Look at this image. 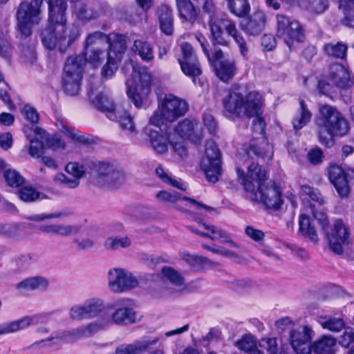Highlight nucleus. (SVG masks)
<instances>
[{
	"label": "nucleus",
	"mask_w": 354,
	"mask_h": 354,
	"mask_svg": "<svg viewBox=\"0 0 354 354\" xmlns=\"http://www.w3.org/2000/svg\"><path fill=\"white\" fill-rule=\"evenodd\" d=\"M209 63L214 66L216 76L223 82H229L236 73L235 59L224 58L223 52L221 49L215 50L212 56V62Z\"/></svg>",
	"instance_id": "6ab92c4d"
},
{
	"label": "nucleus",
	"mask_w": 354,
	"mask_h": 354,
	"mask_svg": "<svg viewBox=\"0 0 354 354\" xmlns=\"http://www.w3.org/2000/svg\"><path fill=\"white\" fill-rule=\"evenodd\" d=\"M65 171L78 182L86 174L84 166L76 162H68L65 167Z\"/></svg>",
	"instance_id": "4d7b16f0"
},
{
	"label": "nucleus",
	"mask_w": 354,
	"mask_h": 354,
	"mask_svg": "<svg viewBox=\"0 0 354 354\" xmlns=\"http://www.w3.org/2000/svg\"><path fill=\"white\" fill-rule=\"evenodd\" d=\"M131 245L128 236H110L104 242V248L108 250H116L119 248H127Z\"/></svg>",
	"instance_id": "49530a36"
},
{
	"label": "nucleus",
	"mask_w": 354,
	"mask_h": 354,
	"mask_svg": "<svg viewBox=\"0 0 354 354\" xmlns=\"http://www.w3.org/2000/svg\"><path fill=\"white\" fill-rule=\"evenodd\" d=\"M160 341L159 337L153 339L144 337L133 344H122L115 349V354H140Z\"/></svg>",
	"instance_id": "bb28decb"
},
{
	"label": "nucleus",
	"mask_w": 354,
	"mask_h": 354,
	"mask_svg": "<svg viewBox=\"0 0 354 354\" xmlns=\"http://www.w3.org/2000/svg\"><path fill=\"white\" fill-rule=\"evenodd\" d=\"M80 37L78 29L67 24H50L41 33L44 46L50 50L64 53Z\"/></svg>",
	"instance_id": "39448f33"
},
{
	"label": "nucleus",
	"mask_w": 354,
	"mask_h": 354,
	"mask_svg": "<svg viewBox=\"0 0 354 354\" xmlns=\"http://www.w3.org/2000/svg\"><path fill=\"white\" fill-rule=\"evenodd\" d=\"M120 61L113 57L111 54L107 55L106 64L101 69V76L104 80L111 78L118 70V62Z\"/></svg>",
	"instance_id": "3c124183"
},
{
	"label": "nucleus",
	"mask_w": 354,
	"mask_h": 354,
	"mask_svg": "<svg viewBox=\"0 0 354 354\" xmlns=\"http://www.w3.org/2000/svg\"><path fill=\"white\" fill-rule=\"evenodd\" d=\"M75 12L77 17L81 20H91L95 17L92 10L88 8L83 4H79L75 6Z\"/></svg>",
	"instance_id": "69168bd1"
},
{
	"label": "nucleus",
	"mask_w": 354,
	"mask_h": 354,
	"mask_svg": "<svg viewBox=\"0 0 354 354\" xmlns=\"http://www.w3.org/2000/svg\"><path fill=\"white\" fill-rule=\"evenodd\" d=\"M161 30L166 35L173 33V17L170 8L166 5H162L157 10Z\"/></svg>",
	"instance_id": "4c0bfd02"
},
{
	"label": "nucleus",
	"mask_w": 354,
	"mask_h": 354,
	"mask_svg": "<svg viewBox=\"0 0 354 354\" xmlns=\"http://www.w3.org/2000/svg\"><path fill=\"white\" fill-rule=\"evenodd\" d=\"M202 247L208 251H210L214 254H220L223 257L233 259H239L240 257L239 255L231 250H227L225 248L223 247H218L215 245H213L212 246L207 245H203Z\"/></svg>",
	"instance_id": "052dcab7"
},
{
	"label": "nucleus",
	"mask_w": 354,
	"mask_h": 354,
	"mask_svg": "<svg viewBox=\"0 0 354 354\" xmlns=\"http://www.w3.org/2000/svg\"><path fill=\"white\" fill-rule=\"evenodd\" d=\"M88 95L96 109L106 113L109 120H118L116 111L120 107L115 105L107 94L104 93L103 88L92 84L88 89Z\"/></svg>",
	"instance_id": "f3484780"
},
{
	"label": "nucleus",
	"mask_w": 354,
	"mask_h": 354,
	"mask_svg": "<svg viewBox=\"0 0 354 354\" xmlns=\"http://www.w3.org/2000/svg\"><path fill=\"white\" fill-rule=\"evenodd\" d=\"M302 192L308 196L314 203L309 205V209L312 212L313 216L319 223L322 229L326 230V227L328 225V218L325 212V208H322L320 210L317 209V205H324L326 203V198L322 196L321 193L317 189H315L308 185H304L301 187Z\"/></svg>",
	"instance_id": "aec40b11"
},
{
	"label": "nucleus",
	"mask_w": 354,
	"mask_h": 354,
	"mask_svg": "<svg viewBox=\"0 0 354 354\" xmlns=\"http://www.w3.org/2000/svg\"><path fill=\"white\" fill-rule=\"evenodd\" d=\"M336 339L330 335H322L310 344V354H335Z\"/></svg>",
	"instance_id": "c756f323"
},
{
	"label": "nucleus",
	"mask_w": 354,
	"mask_h": 354,
	"mask_svg": "<svg viewBox=\"0 0 354 354\" xmlns=\"http://www.w3.org/2000/svg\"><path fill=\"white\" fill-rule=\"evenodd\" d=\"M3 176L7 184L12 187H20L25 183V178L15 169L6 170Z\"/></svg>",
	"instance_id": "603ef678"
},
{
	"label": "nucleus",
	"mask_w": 354,
	"mask_h": 354,
	"mask_svg": "<svg viewBox=\"0 0 354 354\" xmlns=\"http://www.w3.org/2000/svg\"><path fill=\"white\" fill-rule=\"evenodd\" d=\"M39 230L46 234L57 235L61 236H68L77 234L79 232V227L75 225L64 224L43 225L39 227Z\"/></svg>",
	"instance_id": "72a5a7b5"
},
{
	"label": "nucleus",
	"mask_w": 354,
	"mask_h": 354,
	"mask_svg": "<svg viewBox=\"0 0 354 354\" xmlns=\"http://www.w3.org/2000/svg\"><path fill=\"white\" fill-rule=\"evenodd\" d=\"M235 345L240 350H242L245 352H249L250 353L255 350L254 348L256 347V341L253 337L250 335H245L241 339L238 340Z\"/></svg>",
	"instance_id": "680f3d73"
},
{
	"label": "nucleus",
	"mask_w": 354,
	"mask_h": 354,
	"mask_svg": "<svg viewBox=\"0 0 354 354\" xmlns=\"http://www.w3.org/2000/svg\"><path fill=\"white\" fill-rule=\"evenodd\" d=\"M23 132L30 141L28 153L33 158H39L43 151V140L47 139L46 132L39 127L24 125Z\"/></svg>",
	"instance_id": "412c9836"
},
{
	"label": "nucleus",
	"mask_w": 354,
	"mask_h": 354,
	"mask_svg": "<svg viewBox=\"0 0 354 354\" xmlns=\"http://www.w3.org/2000/svg\"><path fill=\"white\" fill-rule=\"evenodd\" d=\"M306 8L313 13L320 14L325 12L328 8V0H312Z\"/></svg>",
	"instance_id": "e2e57ef3"
},
{
	"label": "nucleus",
	"mask_w": 354,
	"mask_h": 354,
	"mask_svg": "<svg viewBox=\"0 0 354 354\" xmlns=\"http://www.w3.org/2000/svg\"><path fill=\"white\" fill-rule=\"evenodd\" d=\"M180 48L183 53V57L178 59L179 61L193 60L197 58L192 46L187 42H183L180 44Z\"/></svg>",
	"instance_id": "774afa93"
},
{
	"label": "nucleus",
	"mask_w": 354,
	"mask_h": 354,
	"mask_svg": "<svg viewBox=\"0 0 354 354\" xmlns=\"http://www.w3.org/2000/svg\"><path fill=\"white\" fill-rule=\"evenodd\" d=\"M156 198L160 203L167 204H174L178 201H184L185 202L195 205L196 207V209L203 208L208 212H214V209L213 207L198 203L192 198L183 196L180 194L178 192L170 193L165 190L160 191L156 194Z\"/></svg>",
	"instance_id": "cd10ccee"
},
{
	"label": "nucleus",
	"mask_w": 354,
	"mask_h": 354,
	"mask_svg": "<svg viewBox=\"0 0 354 354\" xmlns=\"http://www.w3.org/2000/svg\"><path fill=\"white\" fill-rule=\"evenodd\" d=\"M315 125L319 141L327 147L333 145V137H343L350 129L348 122L335 106L322 103L318 104Z\"/></svg>",
	"instance_id": "f03ea898"
},
{
	"label": "nucleus",
	"mask_w": 354,
	"mask_h": 354,
	"mask_svg": "<svg viewBox=\"0 0 354 354\" xmlns=\"http://www.w3.org/2000/svg\"><path fill=\"white\" fill-rule=\"evenodd\" d=\"M116 114L118 115L117 122H119L120 127L129 132L130 134H136L137 130L135 123L133 122V118L129 113L123 109L120 108L117 109Z\"/></svg>",
	"instance_id": "a19ab883"
},
{
	"label": "nucleus",
	"mask_w": 354,
	"mask_h": 354,
	"mask_svg": "<svg viewBox=\"0 0 354 354\" xmlns=\"http://www.w3.org/2000/svg\"><path fill=\"white\" fill-rule=\"evenodd\" d=\"M327 228L328 226L325 230H322L326 232L330 250L335 254H342L344 247L349 243L350 233L347 225L342 220L337 219L335 221L330 232L326 231Z\"/></svg>",
	"instance_id": "dca6fc26"
},
{
	"label": "nucleus",
	"mask_w": 354,
	"mask_h": 354,
	"mask_svg": "<svg viewBox=\"0 0 354 354\" xmlns=\"http://www.w3.org/2000/svg\"><path fill=\"white\" fill-rule=\"evenodd\" d=\"M152 126L153 125L150 124L149 122L144 127L143 131L148 136L150 145L154 151L159 154L165 153L171 139L167 135L153 129Z\"/></svg>",
	"instance_id": "b1692460"
},
{
	"label": "nucleus",
	"mask_w": 354,
	"mask_h": 354,
	"mask_svg": "<svg viewBox=\"0 0 354 354\" xmlns=\"http://www.w3.org/2000/svg\"><path fill=\"white\" fill-rule=\"evenodd\" d=\"M84 62L81 56L69 57L66 62L62 76V88L68 95L79 93L83 77Z\"/></svg>",
	"instance_id": "9b49d317"
},
{
	"label": "nucleus",
	"mask_w": 354,
	"mask_h": 354,
	"mask_svg": "<svg viewBox=\"0 0 354 354\" xmlns=\"http://www.w3.org/2000/svg\"><path fill=\"white\" fill-rule=\"evenodd\" d=\"M162 280L171 286L174 292H182L186 289L185 279L178 270L169 266H164L161 270Z\"/></svg>",
	"instance_id": "c85d7f7f"
},
{
	"label": "nucleus",
	"mask_w": 354,
	"mask_h": 354,
	"mask_svg": "<svg viewBox=\"0 0 354 354\" xmlns=\"http://www.w3.org/2000/svg\"><path fill=\"white\" fill-rule=\"evenodd\" d=\"M227 5L232 13L239 17H243L250 10L248 0H227Z\"/></svg>",
	"instance_id": "de8ad7c7"
},
{
	"label": "nucleus",
	"mask_w": 354,
	"mask_h": 354,
	"mask_svg": "<svg viewBox=\"0 0 354 354\" xmlns=\"http://www.w3.org/2000/svg\"><path fill=\"white\" fill-rule=\"evenodd\" d=\"M93 173L95 185L104 189H116L126 180L122 168L113 162H97L94 165Z\"/></svg>",
	"instance_id": "6e6552de"
},
{
	"label": "nucleus",
	"mask_w": 354,
	"mask_h": 354,
	"mask_svg": "<svg viewBox=\"0 0 354 354\" xmlns=\"http://www.w3.org/2000/svg\"><path fill=\"white\" fill-rule=\"evenodd\" d=\"M69 315L73 320L81 321L88 319V315L84 302L73 306L69 310Z\"/></svg>",
	"instance_id": "bf43d9fd"
},
{
	"label": "nucleus",
	"mask_w": 354,
	"mask_h": 354,
	"mask_svg": "<svg viewBox=\"0 0 354 354\" xmlns=\"http://www.w3.org/2000/svg\"><path fill=\"white\" fill-rule=\"evenodd\" d=\"M19 198L26 203H32L39 199L41 194L32 186H24L18 192Z\"/></svg>",
	"instance_id": "5fc2aeb1"
},
{
	"label": "nucleus",
	"mask_w": 354,
	"mask_h": 354,
	"mask_svg": "<svg viewBox=\"0 0 354 354\" xmlns=\"http://www.w3.org/2000/svg\"><path fill=\"white\" fill-rule=\"evenodd\" d=\"M339 8L344 15L343 23L354 28V0H339Z\"/></svg>",
	"instance_id": "c03bdc74"
},
{
	"label": "nucleus",
	"mask_w": 354,
	"mask_h": 354,
	"mask_svg": "<svg viewBox=\"0 0 354 354\" xmlns=\"http://www.w3.org/2000/svg\"><path fill=\"white\" fill-rule=\"evenodd\" d=\"M201 1L203 10L207 16L209 28L213 43L223 46L227 45V41L224 35V32H225L237 44L241 56L244 59H247L249 48L244 37L239 32L236 23L227 17H218L212 0Z\"/></svg>",
	"instance_id": "f257e3e1"
},
{
	"label": "nucleus",
	"mask_w": 354,
	"mask_h": 354,
	"mask_svg": "<svg viewBox=\"0 0 354 354\" xmlns=\"http://www.w3.org/2000/svg\"><path fill=\"white\" fill-rule=\"evenodd\" d=\"M53 181L57 185H62L70 189H75L80 185V182L72 176L68 177L62 173H58L55 175L53 177Z\"/></svg>",
	"instance_id": "13d9d810"
},
{
	"label": "nucleus",
	"mask_w": 354,
	"mask_h": 354,
	"mask_svg": "<svg viewBox=\"0 0 354 354\" xmlns=\"http://www.w3.org/2000/svg\"><path fill=\"white\" fill-rule=\"evenodd\" d=\"M238 180L246 192H255L265 186L267 174L265 169L258 163L252 162L248 167L246 175L240 168L236 169Z\"/></svg>",
	"instance_id": "ddd939ff"
},
{
	"label": "nucleus",
	"mask_w": 354,
	"mask_h": 354,
	"mask_svg": "<svg viewBox=\"0 0 354 354\" xmlns=\"http://www.w3.org/2000/svg\"><path fill=\"white\" fill-rule=\"evenodd\" d=\"M188 111L187 102L172 94H166L159 100L156 111L149 118L150 124L160 129L164 122H172Z\"/></svg>",
	"instance_id": "423d86ee"
},
{
	"label": "nucleus",
	"mask_w": 354,
	"mask_h": 354,
	"mask_svg": "<svg viewBox=\"0 0 354 354\" xmlns=\"http://www.w3.org/2000/svg\"><path fill=\"white\" fill-rule=\"evenodd\" d=\"M176 1L180 18L194 22L196 18V12L193 4L189 0H176Z\"/></svg>",
	"instance_id": "37998d69"
},
{
	"label": "nucleus",
	"mask_w": 354,
	"mask_h": 354,
	"mask_svg": "<svg viewBox=\"0 0 354 354\" xmlns=\"http://www.w3.org/2000/svg\"><path fill=\"white\" fill-rule=\"evenodd\" d=\"M183 73L191 77L194 84H196V77L201 75L202 69L197 58L193 60L179 61L178 62Z\"/></svg>",
	"instance_id": "ea45409f"
},
{
	"label": "nucleus",
	"mask_w": 354,
	"mask_h": 354,
	"mask_svg": "<svg viewBox=\"0 0 354 354\" xmlns=\"http://www.w3.org/2000/svg\"><path fill=\"white\" fill-rule=\"evenodd\" d=\"M138 284L137 278L123 268H114L108 272V286L113 292H127L136 288Z\"/></svg>",
	"instance_id": "4468645a"
},
{
	"label": "nucleus",
	"mask_w": 354,
	"mask_h": 354,
	"mask_svg": "<svg viewBox=\"0 0 354 354\" xmlns=\"http://www.w3.org/2000/svg\"><path fill=\"white\" fill-rule=\"evenodd\" d=\"M226 111L238 117L252 118L258 114L263 106L262 96L257 91L244 94L240 88H233L223 100Z\"/></svg>",
	"instance_id": "20e7f679"
},
{
	"label": "nucleus",
	"mask_w": 354,
	"mask_h": 354,
	"mask_svg": "<svg viewBox=\"0 0 354 354\" xmlns=\"http://www.w3.org/2000/svg\"><path fill=\"white\" fill-rule=\"evenodd\" d=\"M328 77L337 86L342 88H349L354 84V80L350 77L347 68L338 63L330 66Z\"/></svg>",
	"instance_id": "393cba45"
},
{
	"label": "nucleus",
	"mask_w": 354,
	"mask_h": 354,
	"mask_svg": "<svg viewBox=\"0 0 354 354\" xmlns=\"http://www.w3.org/2000/svg\"><path fill=\"white\" fill-rule=\"evenodd\" d=\"M353 176V169H346L337 165H330L328 168L329 180L341 198L348 196L350 194L348 179Z\"/></svg>",
	"instance_id": "a211bd4d"
},
{
	"label": "nucleus",
	"mask_w": 354,
	"mask_h": 354,
	"mask_svg": "<svg viewBox=\"0 0 354 354\" xmlns=\"http://www.w3.org/2000/svg\"><path fill=\"white\" fill-rule=\"evenodd\" d=\"M48 287V281L45 277L36 276L26 278L15 285L19 291L46 290Z\"/></svg>",
	"instance_id": "f704fd0d"
},
{
	"label": "nucleus",
	"mask_w": 354,
	"mask_h": 354,
	"mask_svg": "<svg viewBox=\"0 0 354 354\" xmlns=\"http://www.w3.org/2000/svg\"><path fill=\"white\" fill-rule=\"evenodd\" d=\"M299 232L301 234L314 243L319 241L318 235L315 226L312 224L309 217L306 214H301L299 220Z\"/></svg>",
	"instance_id": "58836bf2"
},
{
	"label": "nucleus",
	"mask_w": 354,
	"mask_h": 354,
	"mask_svg": "<svg viewBox=\"0 0 354 354\" xmlns=\"http://www.w3.org/2000/svg\"><path fill=\"white\" fill-rule=\"evenodd\" d=\"M132 51L144 62H149L153 59V50L151 44L142 39H136L131 47Z\"/></svg>",
	"instance_id": "e433bc0d"
},
{
	"label": "nucleus",
	"mask_w": 354,
	"mask_h": 354,
	"mask_svg": "<svg viewBox=\"0 0 354 354\" xmlns=\"http://www.w3.org/2000/svg\"><path fill=\"white\" fill-rule=\"evenodd\" d=\"M109 53L103 46H88L85 48V61L92 67L97 68L107 59Z\"/></svg>",
	"instance_id": "c9c22d12"
},
{
	"label": "nucleus",
	"mask_w": 354,
	"mask_h": 354,
	"mask_svg": "<svg viewBox=\"0 0 354 354\" xmlns=\"http://www.w3.org/2000/svg\"><path fill=\"white\" fill-rule=\"evenodd\" d=\"M266 24L265 13L259 10H254L248 17L240 22V27L246 34L252 36L259 35L264 29Z\"/></svg>",
	"instance_id": "4be33fe9"
},
{
	"label": "nucleus",
	"mask_w": 354,
	"mask_h": 354,
	"mask_svg": "<svg viewBox=\"0 0 354 354\" xmlns=\"http://www.w3.org/2000/svg\"><path fill=\"white\" fill-rule=\"evenodd\" d=\"M44 0H31L21 2L17 11V29L21 36L28 37L32 33V28L41 20V5Z\"/></svg>",
	"instance_id": "1a4fd4ad"
},
{
	"label": "nucleus",
	"mask_w": 354,
	"mask_h": 354,
	"mask_svg": "<svg viewBox=\"0 0 354 354\" xmlns=\"http://www.w3.org/2000/svg\"><path fill=\"white\" fill-rule=\"evenodd\" d=\"M318 322L324 329L332 332H339L345 326L343 319L339 317H319Z\"/></svg>",
	"instance_id": "a18cd8bd"
},
{
	"label": "nucleus",
	"mask_w": 354,
	"mask_h": 354,
	"mask_svg": "<svg viewBox=\"0 0 354 354\" xmlns=\"http://www.w3.org/2000/svg\"><path fill=\"white\" fill-rule=\"evenodd\" d=\"M201 167L209 182L216 183L218 180L221 174V152L214 142H207Z\"/></svg>",
	"instance_id": "f8f14e48"
},
{
	"label": "nucleus",
	"mask_w": 354,
	"mask_h": 354,
	"mask_svg": "<svg viewBox=\"0 0 354 354\" xmlns=\"http://www.w3.org/2000/svg\"><path fill=\"white\" fill-rule=\"evenodd\" d=\"M277 37L281 39L290 50L304 41V30L299 21L284 14H277Z\"/></svg>",
	"instance_id": "9d476101"
},
{
	"label": "nucleus",
	"mask_w": 354,
	"mask_h": 354,
	"mask_svg": "<svg viewBox=\"0 0 354 354\" xmlns=\"http://www.w3.org/2000/svg\"><path fill=\"white\" fill-rule=\"evenodd\" d=\"M313 113L309 109L304 100H299V106L292 119L293 129L296 131L301 129L311 120Z\"/></svg>",
	"instance_id": "7c9ffc66"
},
{
	"label": "nucleus",
	"mask_w": 354,
	"mask_h": 354,
	"mask_svg": "<svg viewBox=\"0 0 354 354\" xmlns=\"http://www.w3.org/2000/svg\"><path fill=\"white\" fill-rule=\"evenodd\" d=\"M326 53L336 58H344L346 53L347 46L342 43L327 44L324 46Z\"/></svg>",
	"instance_id": "864d4df0"
},
{
	"label": "nucleus",
	"mask_w": 354,
	"mask_h": 354,
	"mask_svg": "<svg viewBox=\"0 0 354 354\" xmlns=\"http://www.w3.org/2000/svg\"><path fill=\"white\" fill-rule=\"evenodd\" d=\"M259 347L266 350L268 354L277 353V343L275 338H263L259 342Z\"/></svg>",
	"instance_id": "338daca9"
},
{
	"label": "nucleus",
	"mask_w": 354,
	"mask_h": 354,
	"mask_svg": "<svg viewBox=\"0 0 354 354\" xmlns=\"http://www.w3.org/2000/svg\"><path fill=\"white\" fill-rule=\"evenodd\" d=\"M109 35H106L101 32H94L88 35L86 41V47L88 46H103L107 44Z\"/></svg>",
	"instance_id": "6e6d98bb"
},
{
	"label": "nucleus",
	"mask_w": 354,
	"mask_h": 354,
	"mask_svg": "<svg viewBox=\"0 0 354 354\" xmlns=\"http://www.w3.org/2000/svg\"><path fill=\"white\" fill-rule=\"evenodd\" d=\"M107 43L109 44L110 53L114 58L120 60L127 49L126 37L118 33H111L109 35Z\"/></svg>",
	"instance_id": "473e14b6"
},
{
	"label": "nucleus",
	"mask_w": 354,
	"mask_h": 354,
	"mask_svg": "<svg viewBox=\"0 0 354 354\" xmlns=\"http://www.w3.org/2000/svg\"><path fill=\"white\" fill-rule=\"evenodd\" d=\"M21 114L25 119L32 124L31 127L35 126L39 121V114L36 109L30 105H25L21 109Z\"/></svg>",
	"instance_id": "0e129e2a"
},
{
	"label": "nucleus",
	"mask_w": 354,
	"mask_h": 354,
	"mask_svg": "<svg viewBox=\"0 0 354 354\" xmlns=\"http://www.w3.org/2000/svg\"><path fill=\"white\" fill-rule=\"evenodd\" d=\"M314 336L313 328L303 325L289 330L288 342L295 354H310V344Z\"/></svg>",
	"instance_id": "2eb2a0df"
},
{
	"label": "nucleus",
	"mask_w": 354,
	"mask_h": 354,
	"mask_svg": "<svg viewBox=\"0 0 354 354\" xmlns=\"http://www.w3.org/2000/svg\"><path fill=\"white\" fill-rule=\"evenodd\" d=\"M260 195V200L268 208L278 210L283 204L281 190L277 185L271 183L257 191Z\"/></svg>",
	"instance_id": "5701e85b"
},
{
	"label": "nucleus",
	"mask_w": 354,
	"mask_h": 354,
	"mask_svg": "<svg viewBox=\"0 0 354 354\" xmlns=\"http://www.w3.org/2000/svg\"><path fill=\"white\" fill-rule=\"evenodd\" d=\"M262 113V108L259 111L258 114L256 115H252V117L255 118L253 120V137L255 140H260L261 145L263 147V152L257 151L254 147V149L255 153L260 155H267L270 156L271 153V146L268 143V140L265 138V129H266V122L264 119L261 117Z\"/></svg>",
	"instance_id": "a878e982"
},
{
	"label": "nucleus",
	"mask_w": 354,
	"mask_h": 354,
	"mask_svg": "<svg viewBox=\"0 0 354 354\" xmlns=\"http://www.w3.org/2000/svg\"><path fill=\"white\" fill-rule=\"evenodd\" d=\"M136 322V313L135 310L130 305H121L113 312L110 317L82 325L71 331L63 333L62 335H57L55 337H50L46 339H42L40 342H36L33 345H37L41 342L52 341L54 339L60 340L67 336L75 338L91 337L110 324L124 326ZM58 342L59 341H56L55 343H58Z\"/></svg>",
	"instance_id": "7ed1b4c3"
},
{
	"label": "nucleus",
	"mask_w": 354,
	"mask_h": 354,
	"mask_svg": "<svg viewBox=\"0 0 354 354\" xmlns=\"http://www.w3.org/2000/svg\"><path fill=\"white\" fill-rule=\"evenodd\" d=\"M88 315V319L97 317L105 308L102 299L97 297H92L84 301Z\"/></svg>",
	"instance_id": "79ce46f5"
},
{
	"label": "nucleus",
	"mask_w": 354,
	"mask_h": 354,
	"mask_svg": "<svg viewBox=\"0 0 354 354\" xmlns=\"http://www.w3.org/2000/svg\"><path fill=\"white\" fill-rule=\"evenodd\" d=\"M39 316H26L21 319L0 325V335L13 333L21 330L26 329L29 326L37 324L39 321Z\"/></svg>",
	"instance_id": "2f4dec72"
},
{
	"label": "nucleus",
	"mask_w": 354,
	"mask_h": 354,
	"mask_svg": "<svg viewBox=\"0 0 354 354\" xmlns=\"http://www.w3.org/2000/svg\"><path fill=\"white\" fill-rule=\"evenodd\" d=\"M194 130L193 122L186 119L178 124L174 129V133L180 139L189 138L192 137Z\"/></svg>",
	"instance_id": "09e8293b"
},
{
	"label": "nucleus",
	"mask_w": 354,
	"mask_h": 354,
	"mask_svg": "<svg viewBox=\"0 0 354 354\" xmlns=\"http://www.w3.org/2000/svg\"><path fill=\"white\" fill-rule=\"evenodd\" d=\"M156 174L164 183L180 190L186 189V185L180 179H176L169 176L161 166H158L156 169Z\"/></svg>",
	"instance_id": "8fccbe9b"
},
{
	"label": "nucleus",
	"mask_w": 354,
	"mask_h": 354,
	"mask_svg": "<svg viewBox=\"0 0 354 354\" xmlns=\"http://www.w3.org/2000/svg\"><path fill=\"white\" fill-rule=\"evenodd\" d=\"M132 78L133 83L127 82V95L137 108L143 106L151 91V75L147 68L138 64L133 65Z\"/></svg>",
	"instance_id": "0eeeda50"
}]
</instances>
